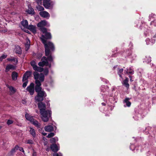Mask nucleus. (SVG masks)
<instances>
[{
	"mask_svg": "<svg viewBox=\"0 0 156 156\" xmlns=\"http://www.w3.org/2000/svg\"><path fill=\"white\" fill-rule=\"evenodd\" d=\"M41 30V33L42 35L40 38L44 46L45 55L48 56L51 55V51H54L55 49L53 43L50 41H48L47 40V39H51V36L50 33L47 32V30Z\"/></svg>",
	"mask_w": 156,
	"mask_h": 156,
	"instance_id": "nucleus-1",
	"label": "nucleus"
},
{
	"mask_svg": "<svg viewBox=\"0 0 156 156\" xmlns=\"http://www.w3.org/2000/svg\"><path fill=\"white\" fill-rule=\"evenodd\" d=\"M38 106L40 110V112L42 120L44 122H47L49 119L51 117V111L49 110H46L45 105L42 102L38 103Z\"/></svg>",
	"mask_w": 156,
	"mask_h": 156,
	"instance_id": "nucleus-2",
	"label": "nucleus"
},
{
	"mask_svg": "<svg viewBox=\"0 0 156 156\" xmlns=\"http://www.w3.org/2000/svg\"><path fill=\"white\" fill-rule=\"evenodd\" d=\"M47 58L46 57L44 56L41 58L42 62H40L38 63V65L41 66H49V67H51V64H49V62H51L53 60V58L51 55L48 56Z\"/></svg>",
	"mask_w": 156,
	"mask_h": 156,
	"instance_id": "nucleus-3",
	"label": "nucleus"
},
{
	"mask_svg": "<svg viewBox=\"0 0 156 156\" xmlns=\"http://www.w3.org/2000/svg\"><path fill=\"white\" fill-rule=\"evenodd\" d=\"M21 25L24 28L27 29H35V26L32 25L28 26V22L27 20H23L20 22Z\"/></svg>",
	"mask_w": 156,
	"mask_h": 156,
	"instance_id": "nucleus-4",
	"label": "nucleus"
},
{
	"mask_svg": "<svg viewBox=\"0 0 156 156\" xmlns=\"http://www.w3.org/2000/svg\"><path fill=\"white\" fill-rule=\"evenodd\" d=\"M33 75L35 81H39L40 82L44 81V76L42 73H39L37 72H35L34 73Z\"/></svg>",
	"mask_w": 156,
	"mask_h": 156,
	"instance_id": "nucleus-5",
	"label": "nucleus"
},
{
	"mask_svg": "<svg viewBox=\"0 0 156 156\" xmlns=\"http://www.w3.org/2000/svg\"><path fill=\"white\" fill-rule=\"evenodd\" d=\"M46 96V94L44 91H41L37 93L35 98V99L36 101H43L44 98Z\"/></svg>",
	"mask_w": 156,
	"mask_h": 156,
	"instance_id": "nucleus-6",
	"label": "nucleus"
},
{
	"mask_svg": "<svg viewBox=\"0 0 156 156\" xmlns=\"http://www.w3.org/2000/svg\"><path fill=\"white\" fill-rule=\"evenodd\" d=\"M30 64L34 70L37 71L39 72H41L43 71V68L38 67L36 65V63L34 61H32L30 62Z\"/></svg>",
	"mask_w": 156,
	"mask_h": 156,
	"instance_id": "nucleus-7",
	"label": "nucleus"
},
{
	"mask_svg": "<svg viewBox=\"0 0 156 156\" xmlns=\"http://www.w3.org/2000/svg\"><path fill=\"white\" fill-rule=\"evenodd\" d=\"M35 83L36 85L35 86V90L36 92L38 93L41 91H44L43 90H41V83L40 81H35Z\"/></svg>",
	"mask_w": 156,
	"mask_h": 156,
	"instance_id": "nucleus-8",
	"label": "nucleus"
},
{
	"mask_svg": "<svg viewBox=\"0 0 156 156\" xmlns=\"http://www.w3.org/2000/svg\"><path fill=\"white\" fill-rule=\"evenodd\" d=\"M34 85L33 83H31L30 85L27 88V90L30 93L31 95H33L34 92Z\"/></svg>",
	"mask_w": 156,
	"mask_h": 156,
	"instance_id": "nucleus-9",
	"label": "nucleus"
},
{
	"mask_svg": "<svg viewBox=\"0 0 156 156\" xmlns=\"http://www.w3.org/2000/svg\"><path fill=\"white\" fill-rule=\"evenodd\" d=\"M40 15L44 18H48L50 16L49 13L46 11H41L39 12Z\"/></svg>",
	"mask_w": 156,
	"mask_h": 156,
	"instance_id": "nucleus-10",
	"label": "nucleus"
},
{
	"mask_svg": "<svg viewBox=\"0 0 156 156\" xmlns=\"http://www.w3.org/2000/svg\"><path fill=\"white\" fill-rule=\"evenodd\" d=\"M49 26L48 22L45 20H43L38 23L37 24V26L38 27H41L45 26Z\"/></svg>",
	"mask_w": 156,
	"mask_h": 156,
	"instance_id": "nucleus-11",
	"label": "nucleus"
},
{
	"mask_svg": "<svg viewBox=\"0 0 156 156\" xmlns=\"http://www.w3.org/2000/svg\"><path fill=\"white\" fill-rule=\"evenodd\" d=\"M7 87L9 89L10 94V95H12L16 92V89L12 86L7 85Z\"/></svg>",
	"mask_w": 156,
	"mask_h": 156,
	"instance_id": "nucleus-12",
	"label": "nucleus"
},
{
	"mask_svg": "<svg viewBox=\"0 0 156 156\" xmlns=\"http://www.w3.org/2000/svg\"><path fill=\"white\" fill-rule=\"evenodd\" d=\"M45 130L48 132H51L54 130V128L51 126H47L44 128Z\"/></svg>",
	"mask_w": 156,
	"mask_h": 156,
	"instance_id": "nucleus-13",
	"label": "nucleus"
},
{
	"mask_svg": "<svg viewBox=\"0 0 156 156\" xmlns=\"http://www.w3.org/2000/svg\"><path fill=\"white\" fill-rule=\"evenodd\" d=\"M30 72H27L23 75V81L27 80L28 78L29 77L30 75Z\"/></svg>",
	"mask_w": 156,
	"mask_h": 156,
	"instance_id": "nucleus-14",
	"label": "nucleus"
},
{
	"mask_svg": "<svg viewBox=\"0 0 156 156\" xmlns=\"http://www.w3.org/2000/svg\"><path fill=\"white\" fill-rule=\"evenodd\" d=\"M50 148L51 150L54 152H56L59 150V148L55 144H52Z\"/></svg>",
	"mask_w": 156,
	"mask_h": 156,
	"instance_id": "nucleus-15",
	"label": "nucleus"
},
{
	"mask_svg": "<svg viewBox=\"0 0 156 156\" xmlns=\"http://www.w3.org/2000/svg\"><path fill=\"white\" fill-rule=\"evenodd\" d=\"M16 68V66L12 65H8L6 66L5 71L6 72H8L9 70H14Z\"/></svg>",
	"mask_w": 156,
	"mask_h": 156,
	"instance_id": "nucleus-16",
	"label": "nucleus"
},
{
	"mask_svg": "<svg viewBox=\"0 0 156 156\" xmlns=\"http://www.w3.org/2000/svg\"><path fill=\"white\" fill-rule=\"evenodd\" d=\"M31 122L37 128H40L41 126V124L36 120L34 119H33Z\"/></svg>",
	"mask_w": 156,
	"mask_h": 156,
	"instance_id": "nucleus-17",
	"label": "nucleus"
},
{
	"mask_svg": "<svg viewBox=\"0 0 156 156\" xmlns=\"http://www.w3.org/2000/svg\"><path fill=\"white\" fill-rule=\"evenodd\" d=\"M129 81V79L127 78H126L125 80H124L122 82V84L125 86L127 89H128L129 87V84L128 83Z\"/></svg>",
	"mask_w": 156,
	"mask_h": 156,
	"instance_id": "nucleus-18",
	"label": "nucleus"
},
{
	"mask_svg": "<svg viewBox=\"0 0 156 156\" xmlns=\"http://www.w3.org/2000/svg\"><path fill=\"white\" fill-rule=\"evenodd\" d=\"M26 43L25 44V49L26 51H27L30 45V41L29 40L28 38L26 39Z\"/></svg>",
	"mask_w": 156,
	"mask_h": 156,
	"instance_id": "nucleus-19",
	"label": "nucleus"
},
{
	"mask_svg": "<svg viewBox=\"0 0 156 156\" xmlns=\"http://www.w3.org/2000/svg\"><path fill=\"white\" fill-rule=\"evenodd\" d=\"M14 51L16 54H20L21 53V49L19 46H16L14 49Z\"/></svg>",
	"mask_w": 156,
	"mask_h": 156,
	"instance_id": "nucleus-20",
	"label": "nucleus"
},
{
	"mask_svg": "<svg viewBox=\"0 0 156 156\" xmlns=\"http://www.w3.org/2000/svg\"><path fill=\"white\" fill-rule=\"evenodd\" d=\"M43 5L45 8L47 9L49 8L52 6L51 3L48 1L44 2Z\"/></svg>",
	"mask_w": 156,
	"mask_h": 156,
	"instance_id": "nucleus-21",
	"label": "nucleus"
},
{
	"mask_svg": "<svg viewBox=\"0 0 156 156\" xmlns=\"http://www.w3.org/2000/svg\"><path fill=\"white\" fill-rule=\"evenodd\" d=\"M129 98H126L123 101V102L126 103V106L128 107H130L131 105V102L129 101Z\"/></svg>",
	"mask_w": 156,
	"mask_h": 156,
	"instance_id": "nucleus-22",
	"label": "nucleus"
},
{
	"mask_svg": "<svg viewBox=\"0 0 156 156\" xmlns=\"http://www.w3.org/2000/svg\"><path fill=\"white\" fill-rule=\"evenodd\" d=\"M18 146H16L13 148L10 151V153L11 155H13V154L18 150Z\"/></svg>",
	"mask_w": 156,
	"mask_h": 156,
	"instance_id": "nucleus-23",
	"label": "nucleus"
},
{
	"mask_svg": "<svg viewBox=\"0 0 156 156\" xmlns=\"http://www.w3.org/2000/svg\"><path fill=\"white\" fill-rule=\"evenodd\" d=\"M18 76L17 73L15 72H13L12 74V80H17Z\"/></svg>",
	"mask_w": 156,
	"mask_h": 156,
	"instance_id": "nucleus-24",
	"label": "nucleus"
},
{
	"mask_svg": "<svg viewBox=\"0 0 156 156\" xmlns=\"http://www.w3.org/2000/svg\"><path fill=\"white\" fill-rule=\"evenodd\" d=\"M25 117L27 120L30 121V122H31L34 119L33 116H30L28 114H26L25 115Z\"/></svg>",
	"mask_w": 156,
	"mask_h": 156,
	"instance_id": "nucleus-25",
	"label": "nucleus"
},
{
	"mask_svg": "<svg viewBox=\"0 0 156 156\" xmlns=\"http://www.w3.org/2000/svg\"><path fill=\"white\" fill-rule=\"evenodd\" d=\"M30 134L33 137L36 136V133L35 130L33 128L30 127Z\"/></svg>",
	"mask_w": 156,
	"mask_h": 156,
	"instance_id": "nucleus-26",
	"label": "nucleus"
},
{
	"mask_svg": "<svg viewBox=\"0 0 156 156\" xmlns=\"http://www.w3.org/2000/svg\"><path fill=\"white\" fill-rule=\"evenodd\" d=\"M7 60L9 61H13L16 64L17 63V60L16 58L13 57H11L10 58H7Z\"/></svg>",
	"mask_w": 156,
	"mask_h": 156,
	"instance_id": "nucleus-27",
	"label": "nucleus"
},
{
	"mask_svg": "<svg viewBox=\"0 0 156 156\" xmlns=\"http://www.w3.org/2000/svg\"><path fill=\"white\" fill-rule=\"evenodd\" d=\"M27 12L33 15L34 14V9L32 8H29L27 11Z\"/></svg>",
	"mask_w": 156,
	"mask_h": 156,
	"instance_id": "nucleus-28",
	"label": "nucleus"
},
{
	"mask_svg": "<svg viewBox=\"0 0 156 156\" xmlns=\"http://www.w3.org/2000/svg\"><path fill=\"white\" fill-rule=\"evenodd\" d=\"M58 139L57 137H55L51 138L50 139V142L51 143H55L57 141H58Z\"/></svg>",
	"mask_w": 156,
	"mask_h": 156,
	"instance_id": "nucleus-29",
	"label": "nucleus"
},
{
	"mask_svg": "<svg viewBox=\"0 0 156 156\" xmlns=\"http://www.w3.org/2000/svg\"><path fill=\"white\" fill-rule=\"evenodd\" d=\"M151 58L149 56H147L145 57V58H144V62H145L147 63H148L151 62Z\"/></svg>",
	"mask_w": 156,
	"mask_h": 156,
	"instance_id": "nucleus-30",
	"label": "nucleus"
},
{
	"mask_svg": "<svg viewBox=\"0 0 156 156\" xmlns=\"http://www.w3.org/2000/svg\"><path fill=\"white\" fill-rule=\"evenodd\" d=\"M125 72L126 73L133 74L134 71L129 68V69H127L126 70H125Z\"/></svg>",
	"mask_w": 156,
	"mask_h": 156,
	"instance_id": "nucleus-31",
	"label": "nucleus"
},
{
	"mask_svg": "<svg viewBox=\"0 0 156 156\" xmlns=\"http://www.w3.org/2000/svg\"><path fill=\"white\" fill-rule=\"evenodd\" d=\"M36 8L39 11H43L44 9V7L42 6H40V5H38L37 6Z\"/></svg>",
	"mask_w": 156,
	"mask_h": 156,
	"instance_id": "nucleus-32",
	"label": "nucleus"
},
{
	"mask_svg": "<svg viewBox=\"0 0 156 156\" xmlns=\"http://www.w3.org/2000/svg\"><path fill=\"white\" fill-rule=\"evenodd\" d=\"M25 143L27 144H32L34 143V141L32 140H28L25 141Z\"/></svg>",
	"mask_w": 156,
	"mask_h": 156,
	"instance_id": "nucleus-33",
	"label": "nucleus"
},
{
	"mask_svg": "<svg viewBox=\"0 0 156 156\" xmlns=\"http://www.w3.org/2000/svg\"><path fill=\"white\" fill-rule=\"evenodd\" d=\"M123 69H119L118 72V73L120 77L122 78V76L121 75V74L123 72Z\"/></svg>",
	"mask_w": 156,
	"mask_h": 156,
	"instance_id": "nucleus-34",
	"label": "nucleus"
},
{
	"mask_svg": "<svg viewBox=\"0 0 156 156\" xmlns=\"http://www.w3.org/2000/svg\"><path fill=\"white\" fill-rule=\"evenodd\" d=\"M7 57V55H3L0 57V61H2L3 59Z\"/></svg>",
	"mask_w": 156,
	"mask_h": 156,
	"instance_id": "nucleus-35",
	"label": "nucleus"
},
{
	"mask_svg": "<svg viewBox=\"0 0 156 156\" xmlns=\"http://www.w3.org/2000/svg\"><path fill=\"white\" fill-rule=\"evenodd\" d=\"M55 135V133H49L47 136V137L49 138H51Z\"/></svg>",
	"mask_w": 156,
	"mask_h": 156,
	"instance_id": "nucleus-36",
	"label": "nucleus"
},
{
	"mask_svg": "<svg viewBox=\"0 0 156 156\" xmlns=\"http://www.w3.org/2000/svg\"><path fill=\"white\" fill-rule=\"evenodd\" d=\"M36 58L40 59L42 56V55L41 53H38L36 54Z\"/></svg>",
	"mask_w": 156,
	"mask_h": 156,
	"instance_id": "nucleus-37",
	"label": "nucleus"
},
{
	"mask_svg": "<svg viewBox=\"0 0 156 156\" xmlns=\"http://www.w3.org/2000/svg\"><path fill=\"white\" fill-rule=\"evenodd\" d=\"M13 123V121L11 120H8L7 122V124L8 125H9L10 124H12Z\"/></svg>",
	"mask_w": 156,
	"mask_h": 156,
	"instance_id": "nucleus-38",
	"label": "nucleus"
},
{
	"mask_svg": "<svg viewBox=\"0 0 156 156\" xmlns=\"http://www.w3.org/2000/svg\"><path fill=\"white\" fill-rule=\"evenodd\" d=\"M23 82H24V83L23 85V87H25L27 85V83L28 82H27V80Z\"/></svg>",
	"mask_w": 156,
	"mask_h": 156,
	"instance_id": "nucleus-39",
	"label": "nucleus"
},
{
	"mask_svg": "<svg viewBox=\"0 0 156 156\" xmlns=\"http://www.w3.org/2000/svg\"><path fill=\"white\" fill-rule=\"evenodd\" d=\"M53 156H62V154L60 153H55L53 154Z\"/></svg>",
	"mask_w": 156,
	"mask_h": 156,
	"instance_id": "nucleus-40",
	"label": "nucleus"
},
{
	"mask_svg": "<svg viewBox=\"0 0 156 156\" xmlns=\"http://www.w3.org/2000/svg\"><path fill=\"white\" fill-rule=\"evenodd\" d=\"M151 24L152 25H153L154 26H156V20H154L153 21L151 22Z\"/></svg>",
	"mask_w": 156,
	"mask_h": 156,
	"instance_id": "nucleus-41",
	"label": "nucleus"
},
{
	"mask_svg": "<svg viewBox=\"0 0 156 156\" xmlns=\"http://www.w3.org/2000/svg\"><path fill=\"white\" fill-rule=\"evenodd\" d=\"M18 147L19 148H18V150H19L20 151H21L23 152L24 153V150L22 147H19V146H18Z\"/></svg>",
	"mask_w": 156,
	"mask_h": 156,
	"instance_id": "nucleus-42",
	"label": "nucleus"
},
{
	"mask_svg": "<svg viewBox=\"0 0 156 156\" xmlns=\"http://www.w3.org/2000/svg\"><path fill=\"white\" fill-rule=\"evenodd\" d=\"M44 73L46 75H47L48 73V70L47 69H45L44 71Z\"/></svg>",
	"mask_w": 156,
	"mask_h": 156,
	"instance_id": "nucleus-43",
	"label": "nucleus"
},
{
	"mask_svg": "<svg viewBox=\"0 0 156 156\" xmlns=\"http://www.w3.org/2000/svg\"><path fill=\"white\" fill-rule=\"evenodd\" d=\"M146 43H147V44H151V43H150L151 42L150 41V40L148 38L146 39Z\"/></svg>",
	"mask_w": 156,
	"mask_h": 156,
	"instance_id": "nucleus-44",
	"label": "nucleus"
},
{
	"mask_svg": "<svg viewBox=\"0 0 156 156\" xmlns=\"http://www.w3.org/2000/svg\"><path fill=\"white\" fill-rule=\"evenodd\" d=\"M33 156H36V153L34 149H33Z\"/></svg>",
	"mask_w": 156,
	"mask_h": 156,
	"instance_id": "nucleus-45",
	"label": "nucleus"
},
{
	"mask_svg": "<svg viewBox=\"0 0 156 156\" xmlns=\"http://www.w3.org/2000/svg\"><path fill=\"white\" fill-rule=\"evenodd\" d=\"M30 30L34 34L36 33V30Z\"/></svg>",
	"mask_w": 156,
	"mask_h": 156,
	"instance_id": "nucleus-46",
	"label": "nucleus"
},
{
	"mask_svg": "<svg viewBox=\"0 0 156 156\" xmlns=\"http://www.w3.org/2000/svg\"><path fill=\"white\" fill-rule=\"evenodd\" d=\"M7 31H6V30H0V32L1 33H2L3 32L5 33Z\"/></svg>",
	"mask_w": 156,
	"mask_h": 156,
	"instance_id": "nucleus-47",
	"label": "nucleus"
},
{
	"mask_svg": "<svg viewBox=\"0 0 156 156\" xmlns=\"http://www.w3.org/2000/svg\"><path fill=\"white\" fill-rule=\"evenodd\" d=\"M25 32L29 34H30V32L29 30H24Z\"/></svg>",
	"mask_w": 156,
	"mask_h": 156,
	"instance_id": "nucleus-48",
	"label": "nucleus"
},
{
	"mask_svg": "<svg viewBox=\"0 0 156 156\" xmlns=\"http://www.w3.org/2000/svg\"><path fill=\"white\" fill-rule=\"evenodd\" d=\"M42 134L44 136H45L47 135V133H42Z\"/></svg>",
	"mask_w": 156,
	"mask_h": 156,
	"instance_id": "nucleus-49",
	"label": "nucleus"
},
{
	"mask_svg": "<svg viewBox=\"0 0 156 156\" xmlns=\"http://www.w3.org/2000/svg\"><path fill=\"white\" fill-rule=\"evenodd\" d=\"M129 77H130V80L131 81H133V80H132V79L131 78V77L130 76H129Z\"/></svg>",
	"mask_w": 156,
	"mask_h": 156,
	"instance_id": "nucleus-50",
	"label": "nucleus"
},
{
	"mask_svg": "<svg viewBox=\"0 0 156 156\" xmlns=\"http://www.w3.org/2000/svg\"><path fill=\"white\" fill-rule=\"evenodd\" d=\"M102 105H104V106L105 105V104L104 103H102Z\"/></svg>",
	"mask_w": 156,
	"mask_h": 156,
	"instance_id": "nucleus-51",
	"label": "nucleus"
},
{
	"mask_svg": "<svg viewBox=\"0 0 156 156\" xmlns=\"http://www.w3.org/2000/svg\"><path fill=\"white\" fill-rule=\"evenodd\" d=\"M155 41L154 40L153 41H152V43H154Z\"/></svg>",
	"mask_w": 156,
	"mask_h": 156,
	"instance_id": "nucleus-52",
	"label": "nucleus"
},
{
	"mask_svg": "<svg viewBox=\"0 0 156 156\" xmlns=\"http://www.w3.org/2000/svg\"><path fill=\"white\" fill-rule=\"evenodd\" d=\"M2 127L1 126H0V129H1Z\"/></svg>",
	"mask_w": 156,
	"mask_h": 156,
	"instance_id": "nucleus-53",
	"label": "nucleus"
},
{
	"mask_svg": "<svg viewBox=\"0 0 156 156\" xmlns=\"http://www.w3.org/2000/svg\"><path fill=\"white\" fill-rule=\"evenodd\" d=\"M155 37H156V35L155 36Z\"/></svg>",
	"mask_w": 156,
	"mask_h": 156,
	"instance_id": "nucleus-54",
	"label": "nucleus"
}]
</instances>
